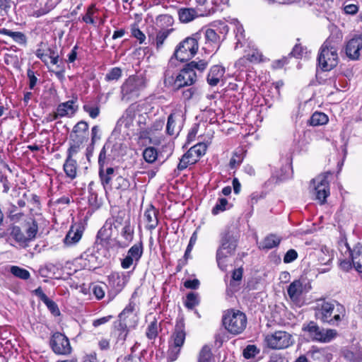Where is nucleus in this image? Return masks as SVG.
Listing matches in <instances>:
<instances>
[{"instance_id": "obj_1", "label": "nucleus", "mask_w": 362, "mask_h": 362, "mask_svg": "<svg viewBox=\"0 0 362 362\" xmlns=\"http://www.w3.org/2000/svg\"><path fill=\"white\" fill-rule=\"evenodd\" d=\"M315 317L324 323L338 325L346 315L344 305L336 301L319 299L315 307Z\"/></svg>"}, {"instance_id": "obj_2", "label": "nucleus", "mask_w": 362, "mask_h": 362, "mask_svg": "<svg viewBox=\"0 0 362 362\" xmlns=\"http://www.w3.org/2000/svg\"><path fill=\"white\" fill-rule=\"evenodd\" d=\"M238 237L235 232L226 229L221 235V245L216 251V262L218 267L224 271L227 268L228 258L234 255Z\"/></svg>"}, {"instance_id": "obj_3", "label": "nucleus", "mask_w": 362, "mask_h": 362, "mask_svg": "<svg viewBox=\"0 0 362 362\" xmlns=\"http://www.w3.org/2000/svg\"><path fill=\"white\" fill-rule=\"evenodd\" d=\"M338 49V43L330 38H328L321 46L317 62L323 71H330L337 65Z\"/></svg>"}, {"instance_id": "obj_4", "label": "nucleus", "mask_w": 362, "mask_h": 362, "mask_svg": "<svg viewBox=\"0 0 362 362\" xmlns=\"http://www.w3.org/2000/svg\"><path fill=\"white\" fill-rule=\"evenodd\" d=\"M202 38V33H195L184 39L176 46L171 59L175 57L177 60L182 62L191 59L197 53L199 41Z\"/></svg>"}, {"instance_id": "obj_5", "label": "nucleus", "mask_w": 362, "mask_h": 362, "mask_svg": "<svg viewBox=\"0 0 362 362\" xmlns=\"http://www.w3.org/2000/svg\"><path fill=\"white\" fill-rule=\"evenodd\" d=\"M146 88V80L139 76H129L120 87L121 100L129 102L136 100Z\"/></svg>"}, {"instance_id": "obj_6", "label": "nucleus", "mask_w": 362, "mask_h": 362, "mask_svg": "<svg viewBox=\"0 0 362 362\" xmlns=\"http://www.w3.org/2000/svg\"><path fill=\"white\" fill-rule=\"evenodd\" d=\"M223 324L229 332L233 334L241 333L246 327V315L238 310H228L223 317Z\"/></svg>"}, {"instance_id": "obj_7", "label": "nucleus", "mask_w": 362, "mask_h": 362, "mask_svg": "<svg viewBox=\"0 0 362 362\" xmlns=\"http://www.w3.org/2000/svg\"><path fill=\"white\" fill-rule=\"evenodd\" d=\"M37 230V223L35 221L28 224L25 230L26 235H25L20 227L17 226H11L8 228L10 238L13 239L19 246L23 247L28 246V243L35 238Z\"/></svg>"}, {"instance_id": "obj_8", "label": "nucleus", "mask_w": 362, "mask_h": 362, "mask_svg": "<svg viewBox=\"0 0 362 362\" xmlns=\"http://www.w3.org/2000/svg\"><path fill=\"white\" fill-rule=\"evenodd\" d=\"M302 330L306 333L313 341L324 343L329 342L337 334L335 329H325L320 327L314 321H310L308 324L303 325Z\"/></svg>"}, {"instance_id": "obj_9", "label": "nucleus", "mask_w": 362, "mask_h": 362, "mask_svg": "<svg viewBox=\"0 0 362 362\" xmlns=\"http://www.w3.org/2000/svg\"><path fill=\"white\" fill-rule=\"evenodd\" d=\"M331 175L329 172L325 173L316 177L311 182L310 187H313V194L320 204L326 202L327 197L329 195V186L327 180Z\"/></svg>"}, {"instance_id": "obj_10", "label": "nucleus", "mask_w": 362, "mask_h": 362, "mask_svg": "<svg viewBox=\"0 0 362 362\" xmlns=\"http://www.w3.org/2000/svg\"><path fill=\"white\" fill-rule=\"evenodd\" d=\"M49 344L52 351L57 355L68 356L72 351L69 338L59 332L52 334Z\"/></svg>"}, {"instance_id": "obj_11", "label": "nucleus", "mask_w": 362, "mask_h": 362, "mask_svg": "<svg viewBox=\"0 0 362 362\" xmlns=\"http://www.w3.org/2000/svg\"><path fill=\"white\" fill-rule=\"evenodd\" d=\"M264 341L272 349H286L293 344L291 334L285 331H276L266 335Z\"/></svg>"}, {"instance_id": "obj_12", "label": "nucleus", "mask_w": 362, "mask_h": 362, "mask_svg": "<svg viewBox=\"0 0 362 362\" xmlns=\"http://www.w3.org/2000/svg\"><path fill=\"white\" fill-rule=\"evenodd\" d=\"M143 252V243L140 240L128 250L126 257L122 259L121 267L124 269H127L134 265L135 268L141 258Z\"/></svg>"}, {"instance_id": "obj_13", "label": "nucleus", "mask_w": 362, "mask_h": 362, "mask_svg": "<svg viewBox=\"0 0 362 362\" xmlns=\"http://www.w3.org/2000/svg\"><path fill=\"white\" fill-rule=\"evenodd\" d=\"M197 33H202V37H204L205 42L203 49L206 53L216 52L221 44V37L213 28L202 29Z\"/></svg>"}, {"instance_id": "obj_14", "label": "nucleus", "mask_w": 362, "mask_h": 362, "mask_svg": "<svg viewBox=\"0 0 362 362\" xmlns=\"http://www.w3.org/2000/svg\"><path fill=\"white\" fill-rule=\"evenodd\" d=\"M197 81V74L190 70L186 66L180 71L176 76L175 86L176 89H180L185 86H189Z\"/></svg>"}, {"instance_id": "obj_15", "label": "nucleus", "mask_w": 362, "mask_h": 362, "mask_svg": "<svg viewBox=\"0 0 362 362\" xmlns=\"http://www.w3.org/2000/svg\"><path fill=\"white\" fill-rule=\"evenodd\" d=\"M76 100H70L58 105L54 119L59 117H72L78 110V105H76Z\"/></svg>"}, {"instance_id": "obj_16", "label": "nucleus", "mask_w": 362, "mask_h": 362, "mask_svg": "<svg viewBox=\"0 0 362 362\" xmlns=\"http://www.w3.org/2000/svg\"><path fill=\"white\" fill-rule=\"evenodd\" d=\"M121 240L119 241V245L122 247H127L132 242L134 237V227L132 225L130 219L127 218L124 226L119 231Z\"/></svg>"}, {"instance_id": "obj_17", "label": "nucleus", "mask_w": 362, "mask_h": 362, "mask_svg": "<svg viewBox=\"0 0 362 362\" xmlns=\"http://www.w3.org/2000/svg\"><path fill=\"white\" fill-rule=\"evenodd\" d=\"M80 264L86 269L93 270L99 265L98 257L94 253L93 249H88L80 257Z\"/></svg>"}, {"instance_id": "obj_18", "label": "nucleus", "mask_w": 362, "mask_h": 362, "mask_svg": "<svg viewBox=\"0 0 362 362\" xmlns=\"http://www.w3.org/2000/svg\"><path fill=\"white\" fill-rule=\"evenodd\" d=\"M349 252L353 267L359 273H362V245L358 243L351 249L347 243H344Z\"/></svg>"}, {"instance_id": "obj_19", "label": "nucleus", "mask_w": 362, "mask_h": 362, "mask_svg": "<svg viewBox=\"0 0 362 362\" xmlns=\"http://www.w3.org/2000/svg\"><path fill=\"white\" fill-rule=\"evenodd\" d=\"M362 48V37L357 36L351 39L346 46L347 57L353 60L358 59L360 56V50Z\"/></svg>"}, {"instance_id": "obj_20", "label": "nucleus", "mask_w": 362, "mask_h": 362, "mask_svg": "<svg viewBox=\"0 0 362 362\" xmlns=\"http://www.w3.org/2000/svg\"><path fill=\"white\" fill-rule=\"evenodd\" d=\"M115 169L112 167H108L107 168H105V167H99L100 180L106 192L112 189V180L115 176Z\"/></svg>"}, {"instance_id": "obj_21", "label": "nucleus", "mask_w": 362, "mask_h": 362, "mask_svg": "<svg viewBox=\"0 0 362 362\" xmlns=\"http://www.w3.org/2000/svg\"><path fill=\"white\" fill-rule=\"evenodd\" d=\"M112 335L116 338V343H120L123 344L127 339L129 334V329L127 324L122 320H119L114 323V329L112 331Z\"/></svg>"}, {"instance_id": "obj_22", "label": "nucleus", "mask_w": 362, "mask_h": 362, "mask_svg": "<svg viewBox=\"0 0 362 362\" xmlns=\"http://www.w3.org/2000/svg\"><path fill=\"white\" fill-rule=\"evenodd\" d=\"M158 211L153 206L150 205L144 211V219L147 223L146 229L152 230L155 229L158 224Z\"/></svg>"}, {"instance_id": "obj_23", "label": "nucleus", "mask_w": 362, "mask_h": 362, "mask_svg": "<svg viewBox=\"0 0 362 362\" xmlns=\"http://www.w3.org/2000/svg\"><path fill=\"white\" fill-rule=\"evenodd\" d=\"M184 322L182 321L177 322L175 327V331L171 337L172 341L170 344L175 345L176 346H182L185 340V332L184 330Z\"/></svg>"}, {"instance_id": "obj_24", "label": "nucleus", "mask_w": 362, "mask_h": 362, "mask_svg": "<svg viewBox=\"0 0 362 362\" xmlns=\"http://www.w3.org/2000/svg\"><path fill=\"white\" fill-rule=\"evenodd\" d=\"M83 235V229L80 226H72L66 237L64 239V243L66 245H72L78 243Z\"/></svg>"}, {"instance_id": "obj_25", "label": "nucleus", "mask_w": 362, "mask_h": 362, "mask_svg": "<svg viewBox=\"0 0 362 362\" xmlns=\"http://www.w3.org/2000/svg\"><path fill=\"white\" fill-rule=\"evenodd\" d=\"M225 69L219 65L213 66L207 76V82L211 86H216L223 76Z\"/></svg>"}, {"instance_id": "obj_26", "label": "nucleus", "mask_w": 362, "mask_h": 362, "mask_svg": "<svg viewBox=\"0 0 362 362\" xmlns=\"http://www.w3.org/2000/svg\"><path fill=\"white\" fill-rule=\"evenodd\" d=\"M303 291V283L300 279L294 280L288 286L287 293L293 301L298 300Z\"/></svg>"}, {"instance_id": "obj_27", "label": "nucleus", "mask_w": 362, "mask_h": 362, "mask_svg": "<svg viewBox=\"0 0 362 362\" xmlns=\"http://www.w3.org/2000/svg\"><path fill=\"white\" fill-rule=\"evenodd\" d=\"M343 356L349 362H362V347L354 346L343 351Z\"/></svg>"}, {"instance_id": "obj_28", "label": "nucleus", "mask_w": 362, "mask_h": 362, "mask_svg": "<svg viewBox=\"0 0 362 362\" xmlns=\"http://www.w3.org/2000/svg\"><path fill=\"white\" fill-rule=\"evenodd\" d=\"M78 164L75 159L66 158L63 169L66 176L73 180L77 177Z\"/></svg>"}, {"instance_id": "obj_29", "label": "nucleus", "mask_w": 362, "mask_h": 362, "mask_svg": "<svg viewBox=\"0 0 362 362\" xmlns=\"http://www.w3.org/2000/svg\"><path fill=\"white\" fill-rule=\"evenodd\" d=\"M281 242V239L276 235L270 234L265 237L259 243V247L262 250H271L277 247Z\"/></svg>"}, {"instance_id": "obj_30", "label": "nucleus", "mask_w": 362, "mask_h": 362, "mask_svg": "<svg viewBox=\"0 0 362 362\" xmlns=\"http://www.w3.org/2000/svg\"><path fill=\"white\" fill-rule=\"evenodd\" d=\"M0 34L11 37L16 42L20 45H25L27 38L25 35L19 31H12L6 28H2L0 30Z\"/></svg>"}, {"instance_id": "obj_31", "label": "nucleus", "mask_w": 362, "mask_h": 362, "mask_svg": "<svg viewBox=\"0 0 362 362\" xmlns=\"http://www.w3.org/2000/svg\"><path fill=\"white\" fill-rule=\"evenodd\" d=\"M112 229L113 227L111 225V221L106 220L103 226L98 232L97 238L101 241H109L112 236Z\"/></svg>"}, {"instance_id": "obj_32", "label": "nucleus", "mask_w": 362, "mask_h": 362, "mask_svg": "<svg viewBox=\"0 0 362 362\" xmlns=\"http://www.w3.org/2000/svg\"><path fill=\"white\" fill-rule=\"evenodd\" d=\"M179 19L182 23H189L198 16L195 9L192 8H182L178 11Z\"/></svg>"}, {"instance_id": "obj_33", "label": "nucleus", "mask_w": 362, "mask_h": 362, "mask_svg": "<svg viewBox=\"0 0 362 362\" xmlns=\"http://www.w3.org/2000/svg\"><path fill=\"white\" fill-rule=\"evenodd\" d=\"M328 117L323 112H314L308 122L311 126H320L323 125L327 123Z\"/></svg>"}, {"instance_id": "obj_34", "label": "nucleus", "mask_w": 362, "mask_h": 362, "mask_svg": "<svg viewBox=\"0 0 362 362\" xmlns=\"http://www.w3.org/2000/svg\"><path fill=\"white\" fill-rule=\"evenodd\" d=\"M207 146L204 143H199L187 151V156L193 155L194 157L198 160L199 158L206 153Z\"/></svg>"}, {"instance_id": "obj_35", "label": "nucleus", "mask_w": 362, "mask_h": 362, "mask_svg": "<svg viewBox=\"0 0 362 362\" xmlns=\"http://www.w3.org/2000/svg\"><path fill=\"white\" fill-rule=\"evenodd\" d=\"M160 324L155 319L147 327L146 336L149 340H154L158 334L160 330Z\"/></svg>"}, {"instance_id": "obj_36", "label": "nucleus", "mask_w": 362, "mask_h": 362, "mask_svg": "<svg viewBox=\"0 0 362 362\" xmlns=\"http://www.w3.org/2000/svg\"><path fill=\"white\" fill-rule=\"evenodd\" d=\"M172 31L173 29H163L159 30L156 33L155 44L158 50L162 48L165 40L168 38Z\"/></svg>"}, {"instance_id": "obj_37", "label": "nucleus", "mask_w": 362, "mask_h": 362, "mask_svg": "<svg viewBox=\"0 0 362 362\" xmlns=\"http://www.w3.org/2000/svg\"><path fill=\"white\" fill-rule=\"evenodd\" d=\"M197 162V160L194 157L193 155L187 156V151L182 156L180 162L177 165V170L182 171L186 169L188 165L194 164Z\"/></svg>"}, {"instance_id": "obj_38", "label": "nucleus", "mask_w": 362, "mask_h": 362, "mask_svg": "<svg viewBox=\"0 0 362 362\" xmlns=\"http://www.w3.org/2000/svg\"><path fill=\"white\" fill-rule=\"evenodd\" d=\"M143 157L146 162L153 163L157 160L158 152L154 147L150 146L144 150Z\"/></svg>"}, {"instance_id": "obj_39", "label": "nucleus", "mask_w": 362, "mask_h": 362, "mask_svg": "<svg viewBox=\"0 0 362 362\" xmlns=\"http://www.w3.org/2000/svg\"><path fill=\"white\" fill-rule=\"evenodd\" d=\"M199 303V296L197 293L190 292L187 295L185 302V306L189 309H193Z\"/></svg>"}, {"instance_id": "obj_40", "label": "nucleus", "mask_w": 362, "mask_h": 362, "mask_svg": "<svg viewBox=\"0 0 362 362\" xmlns=\"http://www.w3.org/2000/svg\"><path fill=\"white\" fill-rule=\"evenodd\" d=\"M130 186V181L122 176H117L115 180V188L122 192L127 191Z\"/></svg>"}, {"instance_id": "obj_41", "label": "nucleus", "mask_w": 362, "mask_h": 362, "mask_svg": "<svg viewBox=\"0 0 362 362\" xmlns=\"http://www.w3.org/2000/svg\"><path fill=\"white\" fill-rule=\"evenodd\" d=\"M333 258L332 254H331L329 250L326 247L321 248L318 254V259L322 264H328Z\"/></svg>"}, {"instance_id": "obj_42", "label": "nucleus", "mask_w": 362, "mask_h": 362, "mask_svg": "<svg viewBox=\"0 0 362 362\" xmlns=\"http://www.w3.org/2000/svg\"><path fill=\"white\" fill-rule=\"evenodd\" d=\"M122 74V71L119 67L112 68L105 76V80L107 82L112 81H118Z\"/></svg>"}, {"instance_id": "obj_43", "label": "nucleus", "mask_w": 362, "mask_h": 362, "mask_svg": "<svg viewBox=\"0 0 362 362\" xmlns=\"http://www.w3.org/2000/svg\"><path fill=\"white\" fill-rule=\"evenodd\" d=\"M185 66L187 68H189L190 70H192L193 71H195V70H197L200 72H202L207 67L208 62L203 59H201L198 62L192 61L189 63L187 64Z\"/></svg>"}, {"instance_id": "obj_44", "label": "nucleus", "mask_w": 362, "mask_h": 362, "mask_svg": "<svg viewBox=\"0 0 362 362\" xmlns=\"http://www.w3.org/2000/svg\"><path fill=\"white\" fill-rule=\"evenodd\" d=\"M136 107L134 104L130 105L124 111L121 119H124L127 124L131 123L136 116Z\"/></svg>"}, {"instance_id": "obj_45", "label": "nucleus", "mask_w": 362, "mask_h": 362, "mask_svg": "<svg viewBox=\"0 0 362 362\" xmlns=\"http://www.w3.org/2000/svg\"><path fill=\"white\" fill-rule=\"evenodd\" d=\"M11 273L21 279L26 280L30 277V273L25 269L19 267L18 266H12L11 267Z\"/></svg>"}, {"instance_id": "obj_46", "label": "nucleus", "mask_w": 362, "mask_h": 362, "mask_svg": "<svg viewBox=\"0 0 362 362\" xmlns=\"http://www.w3.org/2000/svg\"><path fill=\"white\" fill-rule=\"evenodd\" d=\"M235 33V37L237 39L235 48H238V46L243 47L245 41V30L243 27L240 25L239 23H238L236 25Z\"/></svg>"}, {"instance_id": "obj_47", "label": "nucleus", "mask_w": 362, "mask_h": 362, "mask_svg": "<svg viewBox=\"0 0 362 362\" xmlns=\"http://www.w3.org/2000/svg\"><path fill=\"white\" fill-rule=\"evenodd\" d=\"M125 214L122 211L118 213L117 216H112L107 219V221H111V225L115 228H117L119 226H124Z\"/></svg>"}, {"instance_id": "obj_48", "label": "nucleus", "mask_w": 362, "mask_h": 362, "mask_svg": "<svg viewBox=\"0 0 362 362\" xmlns=\"http://www.w3.org/2000/svg\"><path fill=\"white\" fill-rule=\"evenodd\" d=\"M212 354L208 346H204L199 353V362H211Z\"/></svg>"}, {"instance_id": "obj_49", "label": "nucleus", "mask_w": 362, "mask_h": 362, "mask_svg": "<svg viewBox=\"0 0 362 362\" xmlns=\"http://www.w3.org/2000/svg\"><path fill=\"white\" fill-rule=\"evenodd\" d=\"M181 346H176L175 345L170 344L168 351V361L173 362L177 360L180 353Z\"/></svg>"}, {"instance_id": "obj_50", "label": "nucleus", "mask_w": 362, "mask_h": 362, "mask_svg": "<svg viewBox=\"0 0 362 362\" xmlns=\"http://www.w3.org/2000/svg\"><path fill=\"white\" fill-rule=\"evenodd\" d=\"M228 204V200L225 198L218 199L216 204L212 209L211 213L214 215H217L221 212L224 211L226 209V206Z\"/></svg>"}, {"instance_id": "obj_51", "label": "nucleus", "mask_w": 362, "mask_h": 362, "mask_svg": "<svg viewBox=\"0 0 362 362\" xmlns=\"http://www.w3.org/2000/svg\"><path fill=\"white\" fill-rule=\"evenodd\" d=\"M166 132L168 134L173 136L176 133L175 128V114L171 113L168 117V122L166 124Z\"/></svg>"}, {"instance_id": "obj_52", "label": "nucleus", "mask_w": 362, "mask_h": 362, "mask_svg": "<svg viewBox=\"0 0 362 362\" xmlns=\"http://www.w3.org/2000/svg\"><path fill=\"white\" fill-rule=\"evenodd\" d=\"M259 353V350L255 345H247L243 350V356L247 358H253Z\"/></svg>"}, {"instance_id": "obj_53", "label": "nucleus", "mask_w": 362, "mask_h": 362, "mask_svg": "<svg viewBox=\"0 0 362 362\" xmlns=\"http://www.w3.org/2000/svg\"><path fill=\"white\" fill-rule=\"evenodd\" d=\"M88 124L85 121L78 122L73 128L74 133H79L80 134L87 136L88 131Z\"/></svg>"}, {"instance_id": "obj_54", "label": "nucleus", "mask_w": 362, "mask_h": 362, "mask_svg": "<svg viewBox=\"0 0 362 362\" xmlns=\"http://www.w3.org/2000/svg\"><path fill=\"white\" fill-rule=\"evenodd\" d=\"M197 240V233L196 231H194L192 236L190 237L188 245L186 248L184 257H186V259H190L191 258V252L193 249L194 245H195L196 242Z\"/></svg>"}, {"instance_id": "obj_55", "label": "nucleus", "mask_w": 362, "mask_h": 362, "mask_svg": "<svg viewBox=\"0 0 362 362\" xmlns=\"http://www.w3.org/2000/svg\"><path fill=\"white\" fill-rule=\"evenodd\" d=\"M111 147L110 142H106L103 148L101 149L98 156V165L99 167H105V160L107 159L106 150Z\"/></svg>"}, {"instance_id": "obj_56", "label": "nucleus", "mask_w": 362, "mask_h": 362, "mask_svg": "<svg viewBox=\"0 0 362 362\" xmlns=\"http://www.w3.org/2000/svg\"><path fill=\"white\" fill-rule=\"evenodd\" d=\"M54 316H59L60 315V310L58 308L57 304L52 300L47 298L43 302Z\"/></svg>"}, {"instance_id": "obj_57", "label": "nucleus", "mask_w": 362, "mask_h": 362, "mask_svg": "<svg viewBox=\"0 0 362 362\" xmlns=\"http://www.w3.org/2000/svg\"><path fill=\"white\" fill-rule=\"evenodd\" d=\"M84 111L88 113L89 116L95 119L100 114V108L98 106H91L90 105H84L83 107Z\"/></svg>"}, {"instance_id": "obj_58", "label": "nucleus", "mask_w": 362, "mask_h": 362, "mask_svg": "<svg viewBox=\"0 0 362 362\" xmlns=\"http://www.w3.org/2000/svg\"><path fill=\"white\" fill-rule=\"evenodd\" d=\"M82 145L70 141L69 147L67 150L66 158H74V156L76 155L81 149Z\"/></svg>"}, {"instance_id": "obj_59", "label": "nucleus", "mask_w": 362, "mask_h": 362, "mask_svg": "<svg viewBox=\"0 0 362 362\" xmlns=\"http://www.w3.org/2000/svg\"><path fill=\"white\" fill-rule=\"evenodd\" d=\"M95 5L91 4L87 10L86 13L83 16V21L86 23L93 24L94 20L93 18V15L94 13Z\"/></svg>"}, {"instance_id": "obj_60", "label": "nucleus", "mask_w": 362, "mask_h": 362, "mask_svg": "<svg viewBox=\"0 0 362 362\" xmlns=\"http://www.w3.org/2000/svg\"><path fill=\"white\" fill-rule=\"evenodd\" d=\"M298 257L297 252L293 249L288 250L284 257V263H291L296 260Z\"/></svg>"}, {"instance_id": "obj_61", "label": "nucleus", "mask_w": 362, "mask_h": 362, "mask_svg": "<svg viewBox=\"0 0 362 362\" xmlns=\"http://www.w3.org/2000/svg\"><path fill=\"white\" fill-rule=\"evenodd\" d=\"M250 62L257 63L262 60V54L257 49L252 51V53H249L246 55Z\"/></svg>"}, {"instance_id": "obj_62", "label": "nucleus", "mask_w": 362, "mask_h": 362, "mask_svg": "<svg viewBox=\"0 0 362 362\" xmlns=\"http://www.w3.org/2000/svg\"><path fill=\"white\" fill-rule=\"evenodd\" d=\"M86 139V136L80 134L79 133H74L72 131L70 134V141L71 142L80 144L82 145Z\"/></svg>"}, {"instance_id": "obj_63", "label": "nucleus", "mask_w": 362, "mask_h": 362, "mask_svg": "<svg viewBox=\"0 0 362 362\" xmlns=\"http://www.w3.org/2000/svg\"><path fill=\"white\" fill-rule=\"evenodd\" d=\"M132 35L136 38L140 44L143 43L146 40L145 35L136 27L132 28Z\"/></svg>"}, {"instance_id": "obj_64", "label": "nucleus", "mask_w": 362, "mask_h": 362, "mask_svg": "<svg viewBox=\"0 0 362 362\" xmlns=\"http://www.w3.org/2000/svg\"><path fill=\"white\" fill-rule=\"evenodd\" d=\"M27 76L29 79V88L33 89L37 82V78L35 76L34 71L29 69L27 71Z\"/></svg>"}]
</instances>
